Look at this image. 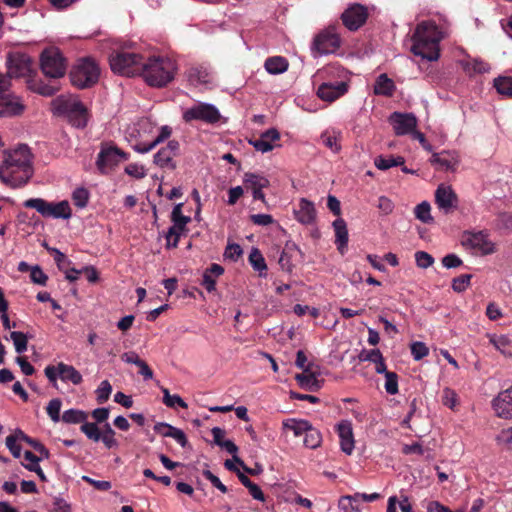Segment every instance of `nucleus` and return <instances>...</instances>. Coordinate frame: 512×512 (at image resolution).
Instances as JSON below:
<instances>
[{"instance_id": "63", "label": "nucleus", "mask_w": 512, "mask_h": 512, "mask_svg": "<svg viewBox=\"0 0 512 512\" xmlns=\"http://www.w3.org/2000/svg\"><path fill=\"white\" fill-rule=\"evenodd\" d=\"M242 248L239 244L233 243L229 244L224 252V256L226 259H230L232 261H236L242 255Z\"/></svg>"}, {"instance_id": "49", "label": "nucleus", "mask_w": 512, "mask_h": 512, "mask_svg": "<svg viewBox=\"0 0 512 512\" xmlns=\"http://www.w3.org/2000/svg\"><path fill=\"white\" fill-rule=\"evenodd\" d=\"M80 430L87 436L88 439L98 442L101 439V431L95 423L85 422L81 425Z\"/></svg>"}, {"instance_id": "40", "label": "nucleus", "mask_w": 512, "mask_h": 512, "mask_svg": "<svg viewBox=\"0 0 512 512\" xmlns=\"http://www.w3.org/2000/svg\"><path fill=\"white\" fill-rule=\"evenodd\" d=\"M375 166L380 170H387L395 166H401L404 164V158L401 156H378L374 160Z\"/></svg>"}, {"instance_id": "57", "label": "nucleus", "mask_w": 512, "mask_h": 512, "mask_svg": "<svg viewBox=\"0 0 512 512\" xmlns=\"http://www.w3.org/2000/svg\"><path fill=\"white\" fill-rule=\"evenodd\" d=\"M72 199L77 207L83 208L88 203L89 193L85 188H77L72 194Z\"/></svg>"}, {"instance_id": "18", "label": "nucleus", "mask_w": 512, "mask_h": 512, "mask_svg": "<svg viewBox=\"0 0 512 512\" xmlns=\"http://www.w3.org/2000/svg\"><path fill=\"white\" fill-rule=\"evenodd\" d=\"M348 84L340 82H324L317 89V96L326 102H333L348 92Z\"/></svg>"}, {"instance_id": "43", "label": "nucleus", "mask_w": 512, "mask_h": 512, "mask_svg": "<svg viewBox=\"0 0 512 512\" xmlns=\"http://www.w3.org/2000/svg\"><path fill=\"white\" fill-rule=\"evenodd\" d=\"M87 419V414L78 409H69L64 411L61 420L67 424L83 423Z\"/></svg>"}, {"instance_id": "2", "label": "nucleus", "mask_w": 512, "mask_h": 512, "mask_svg": "<svg viewBox=\"0 0 512 512\" xmlns=\"http://www.w3.org/2000/svg\"><path fill=\"white\" fill-rule=\"evenodd\" d=\"M445 35V23H437L433 19L421 21L412 35L411 52L422 59L436 61L439 58V44Z\"/></svg>"}, {"instance_id": "28", "label": "nucleus", "mask_w": 512, "mask_h": 512, "mask_svg": "<svg viewBox=\"0 0 512 512\" xmlns=\"http://www.w3.org/2000/svg\"><path fill=\"white\" fill-rule=\"evenodd\" d=\"M224 273V268L219 264H212L203 274L202 285L208 292L215 290L216 279Z\"/></svg>"}, {"instance_id": "61", "label": "nucleus", "mask_w": 512, "mask_h": 512, "mask_svg": "<svg viewBox=\"0 0 512 512\" xmlns=\"http://www.w3.org/2000/svg\"><path fill=\"white\" fill-rule=\"evenodd\" d=\"M30 279L33 283L44 286L46 285L48 276L42 271V269L38 265H36L31 269Z\"/></svg>"}, {"instance_id": "19", "label": "nucleus", "mask_w": 512, "mask_h": 512, "mask_svg": "<svg viewBox=\"0 0 512 512\" xmlns=\"http://www.w3.org/2000/svg\"><path fill=\"white\" fill-rule=\"evenodd\" d=\"M464 243L481 255H488L495 252V245L483 232L470 233Z\"/></svg>"}, {"instance_id": "55", "label": "nucleus", "mask_w": 512, "mask_h": 512, "mask_svg": "<svg viewBox=\"0 0 512 512\" xmlns=\"http://www.w3.org/2000/svg\"><path fill=\"white\" fill-rule=\"evenodd\" d=\"M385 376V390L390 395H395L398 393V376L394 372L386 373Z\"/></svg>"}, {"instance_id": "29", "label": "nucleus", "mask_w": 512, "mask_h": 512, "mask_svg": "<svg viewBox=\"0 0 512 512\" xmlns=\"http://www.w3.org/2000/svg\"><path fill=\"white\" fill-rule=\"evenodd\" d=\"M395 90V84L386 74H381L375 81L374 93L376 95L391 96Z\"/></svg>"}, {"instance_id": "52", "label": "nucleus", "mask_w": 512, "mask_h": 512, "mask_svg": "<svg viewBox=\"0 0 512 512\" xmlns=\"http://www.w3.org/2000/svg\"><path fill=\"white\" fill-rule=\"evenodd\" d=\"M115 431L112 429L110 424L106 423L103 428V432L101 433V441L108 448H112L117 446V441L115 439Z\"/></svg>"}, {"instance_id": "62", "label": "nucleus", "mask_w": 512, "mask_h": 512, "mask_svg": "<svg viewBox=\"0 0 512 512\" xmlns=\"http://www.w3.org/2000/svg\"><path fill=\"white\" fill-rule=\"evenodd\" d=\"M125 172L136 179H142L146 176V172L143 166L136 163H131L125 167Z\"/></svg>"}, {"instance_id": "34", "label": "nucleus", "mask_w": 512, "mask_h": 512, "mask_svg": "<svg viewBox=\"0 0 512 512\" xmlns=\"http://www.w3.org/2000/svg\"><path fill=\"white\" fill-rule=\"evenodd\" d=\"M309 422L303 419L289 418L283 421V428L293 432L294 436L299 437L309 429Z\"/></svg>"}, {"instance_id": "7", "label": "nucleus", "mask_w": 512, "mask_h": 512, "mask_svg": "<svg viewBox=\"0 0 512 512\" xmlns=\"http://www.w3.org/2000/svg\"><path fill=\"white\" fill-rule=\"evenodd\" d=\"M145 57L129 51H117L110 55L109 63L113 72L127 77L139 76Z\"/></svg>"}, {"instance_id": "26", "label": "nucleus", "mask_w": 512, "mask_h": 512, "mask_svg": "<svg viewBox=\"0 0 512 512\" xmlns=\"http://www.w3.org/2000/svg\"><path fill=\"white\" fill-rule=\"evenodd\" d=\"M335 232V244L338 251L343 255L347 250L348 244V229L344 219L337 218L332 223Z\"/></svg>"}, {"instance_id": "13", "label": "nucleus", "mask_w": 512, "mask_h": 512, "mask_svg": "<svg viewBox=\"0 0 512 512\" xmlns=\"http://www.w3.org/2000/svg\"><path fill=\"white\" fill-rule=\"evenodd\" d=\"M435 203L444 214H449L457 208L458 197L450 185L442 183L435 191Z\"/></svg>"}, {"instance_id": "30", "label": "nucleus", "mask_w": 512, "mask_h": 512, "mask_svg": "<svg viewBox=\"0 0 512 512\" xmlns=\"http://www.w3.org/2000/svg\"><path fill=\"white\" fill-rule=\"evenodd\" d=\"M488 339L490 344H492L496 350H498L505 357H511L512 352L509 347L511 345V340L506 335H496V334H488Z\"/></svg>"}, {"instance_id": "11", "label": "nucleus", "mask_w": 512, "mask_h": 512, "mask_svg": "<svg viewBox=\"0 0 512 512\" xmlns=\"http://www.w3.org/2000/svg\"><path fill=\"white\" fill-rule=\"evenodd\" d=\"M44 373L49 382L53 385L56 384L58 376L62 381H69L74 385H79L83 380L82 375L74 366L65 364L63 362L58 363L57 366H46Z\"/></svg>"}, {"instance_id": "51", "label": "nucleus", "mask_w": 512, "mask_h": 512, "mask_svg": "<svg viewBox=\"0 0 512 512\" xmlns=\"http://www.w3.org/2000/svg\"><path fill=\"white\" fill-rule=\"evenodd\" d=\"M361 500V493L357 492L353 495H345L339 499L338 506L343 511H348L349 507H358L357 504Z\"/></svg>"}, {"instance_id": "22", "label": "nucleus", "mask_w": 512, "mask_h": 512, "mask_svg": "<svg viewBox=\"0 0 512 512\" xmlns=\"http://www.w3.org/2000/svg\"><path fill=\"white\" fill-rule=\"evenodd\" d=\"M279 139V131L275 128H270L263 132L259 138L250 140L249 143L255 148V150L267 153L274 149V143L279 141Z\"/></svg>"}, {"instance_id": "4", "label": "nucleus", "mask_w": 512, "mask_h": 512, "mask_svg": "<svg viewBox=\"0 0 512 512\" xmlns=\"http://www.w3.org/2000/svg\"><path fill=\"white\" fill-rule=\"evenodd\" d=\"M175 62L164 56L145 57L139 76L152 87H164L174 78Z\"/></svg>"}, {"instance_id": "16", "label": "nucleus", "mask_w": 512, "mask_h": 512, "mask_svg": "<svg viewBox=\"0 0 512 512\" xmlns=\"http://www.w3.org/2000/svg\"><path fill=\"white\" fill-rule=\"evenodd\" d=\"M25 109L21 99L10 93H0V116L1 117H12L18 116L23 113Z\"/></svg>"}, {"instance_id": "15", "label": "nucleus", "mask_w": 512, "mask_h": 512, "mask_svg": "<svg viewBox=\"0 0 512 512\" xmlns=\"http://www.w3.org/2000/svg\"><path fill=\"white\" fill-rule=\"evenodd\" d=\"M340 46V39L332 30H326L314 39L312 49L320 55L333 53Z\"/></svg>"}, {"instance_id": "27", "label": "nucleus", "mask_w": 512, "mask_h": 512, "mask_svg": "<svg viewBox=\"0 0 512 512\" xmlns=\"http://www.w3.org/2000/svg\"><path fill=\"white\" fill-rule=\"evenodd\" d=\"M299 386L303 389L314 391L319 389V381L317 374L311 368L304 369L301 374H297L295 377Z\"/></svg>"}, {"instance_id": "32", "label": "nucleus", "mask_w": 512, "mask_h": 512, "mask_svg": "<svg viewBox=\"0 0 512 512\" xmlns=\"http://www.w3.org/2000/svg\"><path fill=\"white\" fill-rule=\"evenodd\" d=\"M177 147H178L177 142H169L167 147L160 149L154 155V163L160 167L167 166L168 163L172 160V157L174 155V150L177 149Z\"/></svg>"}, {"instance_id": "50", "label": "nucleus", "mask_w": 512, "mask_h": 512, "mask_svg": "<svg viewBox=\"0 0 512 512\" xmlns=\"http://www.w3.org/2000/svg\"><path fill=\"white\" fill-rule=\"evenodd\" d=\"M62 402L59 398L50 400L46 407V412L53 422H59L61 419L60 410Z\"/></svg>"}, {"instance_id": "42", "label": "nucleus", "mask_w": 512, "mask_h": 512, "mask_svg": "<svg viewBox=\"0 0 512 512\" xmlns=\"http://www.w3.org/2000/svg\"><path fill=\"white\" fill-rule=\"evenodd\" d=\"M414 214L419 221L425 224H431L434 221L431 215V206L427 201L418 204L414 209Z\"/></svg>"}, {"instance_id": "1", "label": "nucleus", "mask_w": 512, "mask_h": 512, "mask_svg": "<svg viewBox=\"0 0 512 512\" xmlns=\"http://www.w3.org/2000/svg\"><path fill=\"white\" fill-rule=\"evenodd\" d=\"M32 158V153L25 144L5 150L0 164L1 182L13 189L25 186L34 174Z\"/></svg>"}, {"instance_id": "6", "label": "nucleus", "mask_w": 512, "mask_h": 512, "mask_svg": "<svg viewBox=\"0 0 512 512\" xmlns=\"http://www.w3.org/2000/svg\"><path fill=\"white\" fill-rule=\"evenodd\" d=\"M99 76L100 69L90 57L79 59L69 73L72 85L79 89L93 86L97 83Z\"/></svg>"}, {"instance_id": "60", "label": "nucleus", "mask_w": 512, "mask_h": 512, "mask_svg": "<svg viewBox=\"0 0 512 512\" xmlns=\"http://www.w3.org/2000/svg\"><path fill=\"white\" fill-rule=\"evenodd\" d=\"M471 275L463 274L453 279L452 288L456 292H463L470 284Z\"/></svg>"}, {"instance_id": "44", "label": "nucleus", "mask_w": 512, "mask_h": 512, "mask_svg": "<svg viewBox=\"0 0 512 512\" xmlns=\"http://www.w3.org/2000/svg\"><path fill=\"white\" fill-rule=\"evenodd\" d=\"M18 434L20 436V439L26 442L28 445H30L34 450H36L41 457L43 458H49L50 453L49 450L38 440L31 438L30 436L26 435L23 431L18 430Z\"/></svg>"}, {"instance_id": "14", "label": "nucleus", "mask_w": 512, "mask_h": 512, "mask_svg": "<svg viewBox=\"0 0 512 512\" xmlns=\"http://www.w3.org/2000/svg\"><path fill=\"white\" fill-rule=\"evenodd\" d=\"M495 415L502 419H512V386L499 392L491 401Z\"/></svg>"}, {"instance_id": "41", "label": "nucleus", "mask_w": 512, "mask_h": 512, "mask_svg": "<svg viewBox=\"0 0 512 512\" xmlns=\"http://www.w3.org/2000/svg\"><path fill=\"white\" fill-rule=\"evenodd\" d=\"M304 445L310 449H316L322 442L321 433L309 424V429L304 432Z\"/></svg>"}, {"instance_id": "20", "label": "nucleus", "mask_w": 512, "mask_h": 512, "mask_svg": "<svg viewBox=\"0 0 512 512\" xmlns=\"http://www.w3.org/2000/svg\"><path fill=\"white\" fill-rule=\"evenodd\" d=\"M367 18V11L361 5H354L344 11L342 21L349 30H357L364 24Z\"/></svg>"}, {"instance_id": "25", "label": "nucleus", "mask_w": 512, "mask_h": 512, "mask_svg": "<svg viewBox=\"0 0 512 512\" xmlns=\"http://www.w3.org/2000/svg\"><path fill=\"white\" fill-rule=\"evenodd\" d=\"M294 215L296 220L303 225L313 224L316 220L315 206L311 201L301 198L294 209Z\"/></svg>"}, {"instance_id": "5", "label": "nucleus", "mask_w": 512, "mask_h": 512, "mask_svg": "<svg viewBox=\"0 0 512 512\" xmlns=\"http://www.w3.org/2000/svg\"><path fill=\"white\" fill-rule=\"evenodd\" d=\"M55 112L65 116L77 128H84L87 124V109L76 98L59 96L53 101Z\"/></svg>"}, {"instance_id": "10", "label": "nucleus", "mask_w": 512, "mask_h": 512, "mask_svg": "<svg viewBox=\"0 0 512 512\" xmlns=\"http://www.w3.org/2000/svg\"><path fill=\"white\" fill-rule=\"evenodd\" d=\"M7 75L10 79L30 76L33 72V61L25 53H10L7 57Z\"/></svg>"}, {"instance_id": "39", "label": "nucleus", "mask_w": 512, "mask_h": 512, "mask_svg": "<svg viewBox=\"0 0 512 512\" xmlns=\"http://www.w3.org/2000/svg\"><path fill=\"white\" fill-rule=\"evenodd\" d=\"M249 263L253 269L259 273L260 276L266 275L267 265L264 257L258 249L253 248L251 250L249 255Z\"/></svg>"}, {"instance_id": "53", "label": "nucleus", "mask_w": 512, "mask_h": 512, "mask_svg": "<svg viewBox=\"0 0 512 512\" xmlns=\"http://www.w3.org/2000/svg\"><path fill=\"white\" fill-rule=\"evenodd\" d=\"M413 359L419 361L429 354V349L424 342L416 341L410 345Z\"/></svg>"}, {"instance_id": "12", "label": "nucleus", "mask_w": 512, "mask_h": 512, "mask_svg": "<svg viewBox=\"0 0 512 512\" xmlns=\"http://www.w3.org/2000/svg\"><path fill=\"white\" fill-rule=\"evenodd\" d=\"M171 220L173 225L169 228L166 234L167 246L176 247L179 241L181 232L184 230L185 225L190 221V217L182 214V204H177L171 213Z\"/></svg>"}, {"instance_id": "56", "label": "nucleus", "mask_w": 512, "mask_h": 512, "mask_svg": "<svg viewBox=\"0 0 512 512\" xmlns=\"http://www.w3.org/2000/svg\"><path fill=\"white\" fill-rule=\"evenodd\" d=\"M442 403L450 409H454L458 404V396L454 390L449 387L443 389Z\"/></svg>"}, {"instance_id": "21", "label": "nucleus", "mask_w": 512, "mask_h": 512, "mask_svg": "<svg viewBox=\"0 0 512 512\" xmlns=\"http://www.w3.org/2000/svg\"><path fill=\"white\" fill-rule=\"evenodd\" d=\"M221 118V114L216 106L209 103H194V120H201L208 124H215Z\"/></svg>"}, {"instance_id": "31", "label": "nucleus", "mask_w": 512, "mask_h": 512, "mask_svg": "<svg viewBox=\"0 0 512 512\" xmlns=\"http://www.w3.org/2000/svg\"><path fill=\"white\" fill-rule=\"evenodd\" d=\"M171 134V129L168 126L160 128L158 135L148 144L139 143L135 146V149L140 153H147L156 147L157 144L167 139Z\"/></svg>"}, {"instance_id": "54", "label": "nucleus", "mask_w": 512, "mask_h": 512, "mask_svg": "<svg viewBox=\"0 0 512 512\" xmlns=\"http://www.w3.org/2000/svg\"><path fill=\"white\" fill-rule=\"evenodd\" d=\"M111 392H112V386L109 383V381L108 380L102 381L96 390L97 402L99 404L105 403L109 399Z\"/></svg>"}, {"instance_id": "36", "label": "nucleus", "mask_w": 512, "mask_h": 512, "mask_svg": "<svg viewBox=\"0 0 512 512\" xmlns=\"http://www.w3.org/2000/svg\"><path fill=\"white\" fill-rule=\"evenodd\" d=\"M243 181L252 191L266 188L269 185V180L266 177L254 173H245Z\"/></svg>"}, {"instance_id": "33", "label": "nucleus", "mask_w": 512, "mask_h": 512, "mask_svg": "<svg viewBox=\"0 0 512 512\" xmlns=\"http://www.w3.org/2000/svg\"><path fill=\"white\" fill-rule=\"evenodd\" d=\"M264 67L269 74H281L288 68V62L284 57L274 56L265 61Z\"/></svg>"}, {"instance_id": "24", "label": "nucleus", "mask_w": 512, "mask_h": 512, "mask_svg": "<svg viewBox=\"0 0 512 512\" xmlns=\"http://www.w3.org/2000/svg\"><path fill=\"white\" fill-rule=\"evenodd\" d=\"M430 162L438 170L454 171L459 164V158L455 152L443 151L441 153H434Z\"/></svg>"}, {"instance_id": "38", "label": "nucleus", "mask_w": 512, "mask_h": 512, "mask_svg": "<svg viewBox=\"0 0 512 512\" xmlns=\"http://www.w3.org/2000/svg\"><path fill=\"white\" fill-rule=\"evenodd\" d=\"M462 66L468 73H487L490 71L489 64L477 58L463 61Z\"/></svg>"}, {"instance_id": "9", "label": "nucleus", "mask_w": 512, "mask_h": 512, "mask_svg": "<svg viewBox=\"0 0 512 512\" xmlns=\"http://www.w3.org/2000/svg\"><path fill=\"white\" fill-rule=\"evenodd\" d=\"M128 154L116 146H103L98 154L96 166L100 173L107 174L119 163L126 161Z\"/></svg>"}, {"instance_id": "23", "label": "nucleus", "mask_w": 512, "mask_h": 512, "mask_svg": "<svg viewBox=\"0 0 512 512\" xmlns=\"http://www.w3.org/2000/svg\"><path fill=\"white\" fill-rule=\"evenodd\" d=\"M337 432L340 439L341 450L345 454L351 455L355 447L353 428L351 422L348 420L341 421L337 425Z\"/></svg>"}, {"instance_id": "3", "label": "nucleus", "mask_w": 512, "mask_h": 512, "mask_svg": "<svg viewBox=\"0 0 512 512\" xmlns=\"http://www.w3.org/2000/svg\"><path fill=\"white\" fill-rule=\"evenodd\" d=\"M42 73L50 78L48 83L42 80L29 81V88L46 97L55 95L60 89L55 80L62 78L67 69L66 59L57 48L45 49L40 56Z\"/></svg>"}, {"instance_id": "35", "label": "nucleus", "mask_w": 512, "mask_h": 512, "mask_svg": "<svg viewBox=\"0 0 512 512\" xmlns=\"http://www.w3.org/2000/svg\"><path fill=\"white\" fill-rule=\"evenodd\" d=\"M195 79L205 88H211L215 84L212 70L207 66L201 65L196 69V72L194 73V80Z\"/></svg>"}, {"instance_id": "37", "label": "nucleus", "mask_w": 512, "mask_h": 512, "mask_svg": "<svg viewBox=\"0 0 512 512\" xmlns=\"http://www.w3.org/2000/svg\"><path fill=\"white\" fill-rule=\"evenodd\" d=\"M340 137L341 133L338 131H325L321 134V141L327 148L336 153L341 149L339 144Z\"/></svg>"}, {"instance_id": "8", "label": "nucleus", "mask_w": 512, "mask_h": 512, "mask_svg": "<svg viewBox=\"0 0 512 512\" xmlns=\"http://www.w3.org/2000/svg\"><path fill=\"white\" fill-rule=\"evenodd\" d=\"M23 205L26 208L35 209L45 218L69 219L72 216V209L66 200L54 203L43 198H30Z\"/></svg>"}, {"instance_id": "59", "label": "nucleus", "mask_w": 512, "mask_h": 512, "mask_svg": "<svg viewBox=\"0 0 512 512\" xmlns=\"http://www.w3.org/2000/svg\"><path fill=\"white\" fill-rule=\"evenodd\" d=\"M18 438L20 439L18 431L15 435H9L6 437V446L15 458H19L21 456V446L16 443Z\"/></svg>"}, {"instance_id": "17", "label": "nucleus", "mask_w": 512, "mask_h": 512, "mask_svg": "<svg viewBox=\"0 0 512 512\" xmlns=\"http://www.w3.org/2000/svg\"><path fill=\"white\" fill-rule=\"evenodd\" d=\"M390 123L393 126L395 134L402 136L411 134L415 130L417 126V119L411 113L394 112L390 116Z\"/></svg>"}, {"instance_id": "64", "label": "nucleus", "mask_w": 512, "mask_h": 512, "mask_svg": "<svg viewBox=\"0 0 512 512\" xmlns=\"http://www.w3.org/2000/svg\"><path fill=\"white\" fill-rule=\"evenodd\" d=\"M71 505L60 497H55L53 500V508L51 512H71Z\"/></svg>"}, {"instance_id": "58", "label": "nucleus", "mask_w": 512, "mask_h": 512, "mask_svg": "<svg viewBox=\"0 0 512 512\" xmlns=\"http://www.w3.org/2000/svg\"><path fill=\"white\" fill-rule=\"evenodd\" d=\"M415 261H416V265L419 268L426 269V268L432 266V264L434 263V258L429 253H427L425 251H417L415 253Z\"/></svg>"}, {"instance_id": "47", "label": "nucleus", "mask_w": 512, "mask_h": 512, "mask_svg": "<svg viewBox=\"0 0 512 512\" xmlns=\"http://www.w3.org/2000/svg\"><path fill=\"white\" fill-rule=\"evenodd\" d=\"M497 445L512 452V426L502 429L495 437Z\"/></svg>"}, {"instance_id": "48", "label": "nucleus", "mask_w": 512, "mask_h": 512, "mask_svg": "<svg viewBox=\"0 0 512 512\" xmlns=\"http://www.w3.org/2000/svg\"><path fill=\"white\" fill-rule=\"evenodd\" d=\"M10 337L14 343L17 353L21 354L27 350L28 338L23 332L13 331L11 332Z\"/></svg>"}, {"instance_id": "45", "label": "nucleus", "mask_w": 512, "mask_h": 512, "mask_svg": "<svg viewBox=\"0 0 512 512\" xmlns=\"http://www.w3.org/2000/svg\"><path fill=\"white\" fill-rule=\"evenodd\" d=\"M494 87L498 93L505 96H512V77L500 76L494 80Z\"/></svg>"}, {"instance_id": "46", "label": "nucleus", "mask_w": 512, "mask_h": 512, "mask_svg": "<svg viewBox=\"0 0 512 512\" xmlns=\"http://www.w3.org/2000/svg\"><path fill=\"white\" fill-rule=\"evenodd\" d=\"M163 392V403L170 408H176L179 406L181 408H188V404L179 396V395H171L167 388H162Z\"/></svg>"}]
</instances>
